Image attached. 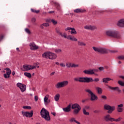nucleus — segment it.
<instances>
[{"label":"nucleus","mask_w":124,"mask_h":124,"mask_svg":"<svg viewBox=\"0 0 124 124\" xmlns=\"http://www.w3.org/2000/svg\"><path fill=\"white\" fill-rule=\"evenodd\" d=\"M74 12H75V13H84L86 12V10L78 8L74 10Z\"/></svg>","instance_id":"aec40b11"},{"label":"nucleus","mask_w":124,"mask_h":124,"mask_svg":"<svg viewBox=\"0 0 124 124\" xmlns=\"http://www.w3.org/2000/svg\"><path fill=\"white\" fill-rule=\"evenodd\" d=\"M55 63L57 65H60V63L59 62H56Z\"/></svg>","instance_id":"680f3d73"},{"label":"nucleus","mask_w":124,"mask_h":124,"mask_svg":"<svg viewBox=\"0 0 124 124\" xmlns=\"http://www.w3.org/2000/svg\"><path fill=\"white\" fill-rule=\"evenodd\" d=\"M71 105H69L67 107H66V108H63L62 110L64 112H66V113L68 112H70L71 110Z\"/></svg>","instance_id":"412c9836"},{"label":"nucleus","mask_w":124,"mask_h":124,"mask_svg":"<svg viewBox=\"0 0 124 124\" xmlns=\"http://www.w3.org/2000/svg\"><path fill=\"white\" fill-rule=\"evenodd\" d=\"M56 5H57V6H60V4L58 3H56Z\"/></svg>","instance_id":"69168bd1"},{"label":"nucleus","mask_w":124,"mask_h":124,"mask_svg":"<svg viewBox=\"0 0 124 124\" xmlns=\"http://www.w3.org/2000/svg\"><path fill=\"white\" fill-rule=\"evenodd\" d=\"M55 53H61L62 52V49H56L55 50Z\"/></svg>","instance_id":"c03bdc74"},{"label":"nucleus","mask_w":124,"mask_h":124,"mask_svg":"<svg viewBox=\"0 0 124 124\" xmlns=\"http://www.w3.org/2000/svg\"><path fill=\"white\" fill-rule=\"evenodd\" d=\"M35 21H36L35 18H33L32 19V22H35Z\"/></svg>","instance_id":"4d7b16f0"},{"label":"nucleus","mask_w":124,"mask_h":124,"mask_svg":"<svg viewBox=\"0 0 124 124\" xmlns=\"http://www.w3.org/2000/svg\"><path fill=\"white\" fill-rule=\"evenodd\" d=\"M42 56L44 59H49V60H56L58 57L57 54L50 51L45 52Z\"/></svg>","instance_id":"7ed1b4c3"},{"label":"nucleus","mask_w":124,"mask_h":124,"mask_svg":"<svg viewBox=\"0 0 124 124\" xmlns=\"http://www.w3.org/2000/svg\"><path fill=\"white\" fill-rule=\"evenodd\" d=\"M60 95L59 93L56 94L54 96V100H55V101H59V100L60 99Z\"/></svg>","instance_id":"bb28decb"},{"label":"nucleus","mask_w":124,"mask_h":124,"mask_svg":"<svg viewBox=\"0 0 124 124\" xmlns=\"http://www.w3.org/2000/svg\"><path fill=\"white\" fill-rule=\"evenodd\" d=\"M44 102L45 105H48L50 102H51V100L49 99V94H46L44 99Z\"/></svg>","instance_id":"f3484780"},{"label":"nucleus","mask_w":124,"mask_h":124,"mask_svg":"<svg viewBox=\"0 0 124 124\" xmlns=\"http://www.w3.org/2000/svg\"><path fill=\"white\" fill-rule=\"evenodd\" d=\"M12 75H13V76H14L15 75V71H13L12 72Z\"/></svg>","instance_id":"bf43d9fd"},{"label":"nucleus","mask_w":124,"mask_h":124,"mask_svg":"<svg viewBox=\"0 0 124 124\" xmlns=\"http://www.w3.org/2000/svg\"><path fill=\"white\" fill-rule=\"evenodd\" d=\"M69 84V82L67 80H64L61 82H58L55 85V87L56 89H61L62 88H64V87H66Z\"/></svg>","instance_id":"6e6552de"},{"label":"nucleus","mask_w":124,"mask_h":124,"mask_svg":"<svg viewBox=\"0 0 124 124\" xmlns=\"http://www.w3.org/2000/svg\"><path fill=\"white\" fill-rule=\"evenodd\" d=\"M93 49L94 50V51H95V52H96L97 53H100V54H107V53H108V50L107 49L104 47H96L93 46Z\"/></svg>","instance_id":"0eeeda50"},{"label":"nucleus","mask_w":124,"mask_h":124,"mask_svg":"<svg viewBox=\"0 0 124 124\" xmlns=\"http://www.w3.org/2000/svg\"><path fill=\"white\" fill-rule=\"evenodd\" d=\"M72 109H74L73 111L74 115H78L81 110V107L77 103L74 104L71 106Z\"/></svg>","instance_id":"423d86ee"},{"label":"nucleus","mask_w":124,"mask_h":124,"mask_svg":"<svg viewBox=\"0 0 124 124\" xmlns=\"http://www.w3.org/2000/svg\"><path fill=\"white\" fill-rule=\"evenodd\" d=\"M41 116L42 118L45 119L46 121H50V115L49 114V111L44 108L41 110Z\"/></svg>","instance_id":"39448f33"},{"label":"nucleus","mask_w":124,"mask_h":124,"mask_svg":"<svg viewBox=\"0 0 124 124\" xmlns=\"http://www.w3.org/2000/svg\"><path fill=\"white\" fill-rule=\"evenodd\" d=\"M82 111L84 115H85L86 116H89V115H90V113L89 112H87L86 111V109L83 108Z\"/></svg>","instance_id":"473e14b6"},{"label":"nucleus","mask_w":124,"mask_h":124,"mask_svg":"<svg viewBox=\"0 0 124 124\" xmlns=\"http://www.w3.org/2000/svg\"><path fill=\"white\" fill-rule=\"evenodd\" d=\"M121 120H122V118L121 117L118 118V119H115L113 118L112 122H121Z\"/></svg>","instance_id":"c9c22d12"},{"label":"nucleus","mask_w":124,"mask_h":124,"mask_svg":"<svg viewBox=\"0 0 124 124\" xmlns=\"http://www.w3.org/2000/svg\"><path fill=\"white\" fill-rule=\"evenodd\" d=\"M5 70H6V74H9V75L11 74V70H10L9 68H6Z\"/></svg>","instance_id":"c85d7f7f"},{"label":"nucleus","mask_w":124,"mask_h":124,"mask_svg":"<svg viewBox=\"0 0 124 124\" xmlns=\"http://www.w3.org/2000/svg\"><path fill=\"white\" fill-rule=\"evenodd\" d=\"M60 65L61 66V67H65V66H66V64L63 62L60 63Z\"/></svg>","instance_id":"ea45409f"},{"label":"nucleus","mask_w":124,"mask_h":124,"mask_svg":"<svg viewBox=\"0 0 124 124\" xmlns=\"http://www.w3.org/2000/svg\"><path fill=\"white\" fill-rule=\"evenodd\" d=\"M69 122H70V123L75 122V123H76V124H81V123L80 122L77 121L76 120V119H75V118H74V117L71 118L69 120Z\"/></svg>","instance_id":"5701e85b"},{"label":"nucleus","mask_w":124,"mask_h":124,"mask_svg":"<svg viewBox=\"0 0 124 124\" xmlns=\"http://www.w3.org/2000/svg\"><path fill=\"white\" fill-rule=\"evenodd\" d=\"M66 67L67 68H71L72 67V62H68L66 63Z\"/></svg>","instance_id":"cd10ccee"},{"label":"nucleus","mask_w":124,"mask_h":124,"mask_svg":"<svg viewBox=\"0 0 124 124\" xmlns=\"http://www.w3.org/2000/svg\"><path fill=\"white\" fill-rule=\"evenodd\" d=\"M108 87L109 90H111V91H113L114 92H118V93H121V89L119 88V87H113L109 85H108Z\"/></svg>","instance_id":"dca6fc26"},{"label":"nucleus","mask_w":124,"mask_h":124,"mask_svg":"<svg viewBox=\"0 0 124 124\" xmlns=\"http://www.w3.org/2000/svg\"><path fill=\"white\" fill-rule=\"evenodd\" d=\"M117 26L121 28H123L124 27V19L120 20L117 23Z\"/></svg>","instance_id":"4be33fe9"},{"label":"nucleus","mask_w":124,"mask_h":124,"mask_svg":"<svg viewBox=\"0 0 124 124\" xmlns=\"http://www.w3.org/2000/svg\"><path fill=\"white\" fill-rule=\"evenodd\" d=\"M86 100H86V99L82 100L81 102H82V103H84L86 102Z\"/></svg>","instance_id":"6e6d98bb"},{"label":"nucleus","mask_w":124,"mask_h":124,"mask_svg":"<svg viewBox=\"0 0 124 124\" xmlns=\"http://www.w3.org/2000/svg\"><path fill=\"white\" fill-rule=\"evenodd\" d=\"M120 78H122V79H124V76H120Z\"/></svg>","instance_id":"e2e57ef3"},{"label":"nucleus","mask_w":124,"mask_h":124,"mask_svg":"<svg viewBox=\"0 0 124 124\" xmlns=\"http://www.w3.org/2000/svg\"><path fill=\"white\" fill-rule=\"evenodd\" d=\"M104 109L105 110H108V114H112L113 111H115L116 107L111 106L108 104H105L104 106Z\"/></svg>","instance_id":"1a4fd4ad"},{"label":"nucleus","mask_w":124,"mask_h":124,"mask_svg":"<svg viewBox=\"0 0 124 124\" xmlns=\"http://www.w3.org/2000/svg\"><path fill=\"white\" fill-rule=\"evenodd\" d=\"M29 46L30 47V50H31L32 51H34L39 49L38 46H37L34 42L30 43Z\"/></svg>","instance_id":"2eb2a0df"},{"label":"nucleus","mask_w":124,"mask_h":124,"mask_svg":"<svg viewBox=\"0 0 124 124\" xmlns=\"http://www.w3.org/2000/svg\"><path fill=\"white\" fill-rule=\"evenodd\" d=\"M101 98L104 99V100H106L107 99V96H106V95H103L101 96Z\"/></svg>","instance_id":"49530a36"},{"label":"nucleus","mask_w":124,"mask_h":124,"mask_svg":"<svg viewBox=\"0 0 124 124\" xmlns=\"http://www.w3.org/2000/svg\"><path fill=\"white\" fill-rule=\"evenodd\" d=\"M44 26L43 25V24H42L41 26H40V28L41 29H44Z\"/></svg>","instance_id":"5fc2aeb1"},{"label":"nucleus","mask_w":124,"mask_h":124,"mask_svg":"<svg viewBox=\"0 0 124 124\" xmlns=\"http://www.w3.org/2000/svg\"><path fill=\"white\" fill-rule=\"evenodd\" d=\"M31 12H33V13H36L37 14L38 13H39V12L40 11L39 10H35L33 9H31Z\"/></svg>","instance_id":"72a5a7b5"},{"label":"nucleus","mask_w":124,"mask_h":124,"mask_svg":"<svg viewBox=\"0 0 124 124\" xmlns=\"http://www.w3.org/2000/svg\"><path fill=\"white\" fill-rule=\"evenodd\" d=\"M3 76L4 77V78H9L10 77V75H9L8 74H4L3 75Z\"/></svg>","instance_id":"58836bf2"},{"label":"nucleus","mask_w":124,"mask_h":124,"mask_svg":"<svg viewBox=\"0 0 124 124\" xmlns=\"http://www.w3.org/2000/svg\"><path fill=\"white\" fill-rule=\"evenodd\" d=\"M51 22L53 25H57L58 24V21L55 20L54 19H51Z\"/></svg>","instance_id":"79ce46f5"},{"label":"nucleus","mask_w":124,"mask_h":124,"mask_svg":"<svg viewBox=\"0 0 124 124\" xmlns=\"http://www.w3.org/2000/svg\"><path fill=\"white\" fill-rule=\"evenodd\" d=\"M74 81L79 82V83H90V82H93V79L92 78L80 77L75 78H74Z\"/></svg>","instance_id":"20e7f679"},{"label":"nucleus","mask_w":124,"mask_h":124,"mask_svg":"<svg viewBox=\"0 0 124 124\" xmlns=\"http://www.w3.org/2000/svg\"><path fill=\"white\" fill-rule=\"evenodd\" d=\"M56 73V72H52V73H51L50 74V76H53V75H55V74Z\"/></svg>","instance_id":"864d4df0"},{"label":"nucleus","mask_w":124,"mask_h":124,"mask_svg":"<svg viewBox=\"0 0 124 124\" xmlns=\"http://www.w3.org/2000/svg\"><path fill=\"white\" fill-rule=\"evenodd\" d=\"M96 70L95 69L85 70L83 71V73L87 75H93L95 73Z\"/></svg>","instance_id":"4468645a"},{"label":"nucleus","mask_w":124,"mask_h":124,"mask_svg":"<svg viewBox=\"0 0 124 124\" xmlns=\"http://www.w3.org/2000/svg\"><path fill=\"white\" fill-rule=\"evenodd\" d=\"M21 113L24 117L31 118V117L33 116V110H31L30 112L28 111H22Z\"/></svg>","instance_id":"ddd939ff"},{"label":"nucleus","mask_w":124,"mask_h":124,"mask_svg":"<svg viewBox=\"0 0 124 124\" xmlns=\"http://www.w3.org/2000/svg\"><path fill=\"white\" fill-rule=\"evenodd\" d=\"M22 108L23 109H29V110H31V106H23L22 107Z\"/></svg>","instance_id":"e433bc0d"},{"label":"nucleus","mask_w":124,"mask_h":124,"mask_svg":"<svg viewBox=\"0 0 124 124\" xmlns=\"http://www.w3.org/2000/svg\"><path fill=\"white\" fill-rule=\"evenodd\" d=\"M25 76H26V77H28V78H31V74L30 73L25 72L24 73Z\"/></svg>","instance_id":"7c9ffc66"},{"label":"nucleus","mask_w":124,"mask_h":124,"mask_svg":"<svg viewBox=\"0 0 124 124\" xmlns=\"http://www.w3.org/2000/svg\"><path fill=\"white\" fill-rule=\"evenodd\" d=\"M94 113H98V111L97 110H94Z\"/></svg>","instance_id":"0e129e2a"},{"label":"nucleus","mask_w":124,"mask_h":124,"mask_svg":"<svg viewBox=\"0 0 124 124\" xmlns=\"http://www.w3.org/2000/svg\"><path fill=\"white\" fill-rule=\"evenodd\" d=\"M52 114L53 116H56V112H52Z\"/></svg>","instance_id":"13d9d810"},{"label":"nucleus","mask_w":124,"mask_h":124,"mask_svg":"<svg viewBox=\"0 0 124 124\" xmlns=\"http://www.w3.org/2000/svg\"><path fill=\"white\" fill-rule=\"evenodd\" d=\"M111 80H113V79H111L110 78H103V83H108V82L111 81Z\"/></svg>","instance_id":"393cba45"},{"label":"nucleus","mask_w":124,"mask_h":124,"mask_svg":"<svg viewBox=\"0 0 124 124\" xmlns=\"http://www.w3.org/2000/svg\"><path fill=\"white\" fill-rule=\"evenodd\" d=\"M104 119L106 122H112L113 118L111 117L109 114L104 116Z\"/></svg>","instance_id":"6ab92c4d"},{"label":"nucleus","mask_w":124,"mask_h":124,"mask_svg":"<svg viewBox=\"0 0 124 124\" xmlns=\"http://www.w3.org/2000/svg\"><path fill=\"white\" fill-rule=\"evenodd\" d=\"M76 67H79V64H75L74 63H72V68H75Z\"/></svg>","instance_id":"f704fd0d"},{"label":"nucleus","mask_w":124,"mask_h":124,"mask_svg":"<svg viewBox=\"0 0 124 124\" xmlns=\"http://www.w3.org/2000/svg\"><path fill=\"white\" fill-rule=\"evenodd\" d=\"M72 28L71 27H67L65 29V31H70V30H72Z\"/></svg>","instance_id":"de8ad7c7"},{"label":"nucleus","mask_w":124,"mask_h":124,"mask_svg":"<svg viewBox=\"0 0 124 124\" xmlns=\"http://www.w3.org/2000/svg\"><path fill=\"white\" fill-rule=\"evenodd\" d=\"M96 90L98 94H102V89L99 87H95Z\"/></svg>","instance_id":"b1692460"},{"label":"nucleus","mask_w":124,"mask_h":124,"mask_svg":"<svg viewBox=\"0 0 124 124\" xmlns=\"http://www.w3.org/2000/svg\"><path fill=\"white\" fill-rule=\"evenodd\" d=\"M48 13H55L54 11H49L48 12Z\"/></svg>","instance_id":"052dcab7"},{"label":"nucleus","mask_w":124,"mask_h":124,"mask_svg":"<svg viewBox=\"0 0 124 124\" xmlns=\"http://www.w3.org/2000/svg\"><path fill=\"white\" fill-rule=\"evenodd\" d=\"M86 109H89L90 108V107H86Z\"/></svg>","instance_id":"338daca9"},{"label":"nucleus","mask_w":124,"mask_h":124,"mask_svg":"<svg viewBox=\"0 0 124 124\" xmlns=\"http://www.w3.org/2000/svg\"><path fill=\"white\" fill-rule=\"evenodd\" d=\"M35 68H36V66L35 65L25 64L23 65L21 70L22 71H29V70H31V69H35Z\"/></svg>","instance_id":"9d476101"},{"label":"nucleus","mask_w":124,"mask_h":124,"mask_svg":"<svg viewBox=\"0 0 124 124\" xmlns=\"http://www.w3.org/2000/svg\"><path fill=\"white\" fill-rule=\"evenodd\" d=\"M99 70L100 71H103V70H104V68L103 67H99Z\"/></svg>","instance_id":"3c124183"},{"label":"nucleus","mask_w":124,"mask_h":124,"mask_svg":"<svg viewBox=\"0 0 124 124\" xmlns=\"http://www.w3.org/2000/svg\"><path fill=\"white\" fill-rule=\"evenodd\" d=\"M119 60H124V56H121L118 57Z\"/></svg>","instance_id":"09e8293b"},{"label":"nucleus","mask_w":124,"mask_h":124,"mask_svg":"<svg viewBox=\"0 0 124 124\" xmlns=\"http://www.w3.org/2000/svg\"><path fill=\"white\" fill-rule=\"evenodd\" d=\"M78 46H85L87 45V44L85 42L80 41H78Z\"/></svg>","instance_id":"a878e982"},{"label":"nucleus","mask_w":124,"mask_h":124,"mask_svg":"<svg viewBox=\"0 0 124 124\" xmlns=\"http://www.w3.org/2000/svg\"><path fill=\"white\" fill-rule=\"evenodd\" d=\"M34 100H35V101H37V100H38V96H34Z\"/></svg>","instance_id":"603ef678"},{"label":"nucleus","mask_w":124,"mask_h":124,"mask_svg":"<svg viewBox=\"0 0 124 124\" xmlns=\"http://www.w3.org/2000/svg\"><path fill=\"white\" fill-rule=\"evenodd\" d=\"M124 104H121L117 106V110L119 113H122L124 111Z\"/></svg>","instance_id":"a211bd4d"},{"label":"nucleus","mask_w":124,"mask_h":124,"mask_svg":"<svg viewBox=\"0 0 124 124\" xmlns=\"http://www.w3.org/2000/svg\"><path fill=\"white\" fill-rule=\"evenodd\" d=\"M85 92L86 93H89V94H90L91 100L92 101H94V100H95L96 99H97V96H96V95H95L94 93H93L92 90H91L90 89H85Z\"/></svg>","instance_id":"9b49d317"},{"label":"nucleus","mask_w":124,"mask_h":124,"mask_svg":"<svg viewBox=\"0 0 124 124\" xmlns=\"http://www.w3.org/2000/svg\"><path fill=\"white\" fill-rule=\"evenodd\" d=\"M43 25L44 26V27H49V26H50V24L48 23H43Z\"/></svg>","instance_id":"a18cd8bd"},{"label":"nucleus","mask_w":124,"mask_h":124,"mask_svg":"<svg viewBox=\"0 0 124 124\" xmlns=\"http://www.w3.org/2000/svg\"><path fill=\"white\" fill-rule=\"evenodd\" d=\"M96 30V26L95 25H90V31H94Z\"/></svg>","instance_id":"2f4dec72"},{"label":"nucleus","mask_w":124,"mask_h":124,"mask_svg":"<svg viewBox=\"0 0 124 124\" xmlns=\"http://www.w3.org/2000/svg\"><path fill=\"white\" fill-rule=\"evenodd\" d=\"M56 32L57 33L61 36L62 37H63L64 38H66L67 39H69L70 40H71L72 41H77L78 40L77 38H75L74 36H72L71 35H69L67 36V34L66 33L64 32L62 34V32H61V30L59 28L56 29Z\"/></svg>","instance_id":"f257e3e1"},{"label":"nucleus","mask_w":124,"mask_h":124,"mask_svg":"<svg viewBox=\"0 0 124 124\" xmlns=\"http://www.w3.org/2000/svg\"><path fill=\"white\" fill-rule=\"evenodd\" d=\"M16 87L20 89L21 93L26 92V90H27V86H26V84L20 82H18L16 84Z\"/></svg>","instance_id":"f8f14e48"},{"label":"nucleus","mask_w":124,"mask_h":124,"mask_svg":"<svg viewBox=\"0 0 124 124\" xmlns=\"http://www.w3.org/2000/svg\"><path fill=\"white\" fill-rule=\"evenodd\" d=\"M16 49V50H17V51H19V48H18V47H17Z\"/></svg>","instance_id":"774afa93"},{"label":"nucleus","mask_w":124,"mask_h":124,"mask_svg":"<svg viewBox=\"0 0 124 124\" xmlns=\"http://www.w3.org/2000/svg\"><path fill=\"white\" fill-rule=\"evenodd\" d=\"M118 84H119V85H120V86H124V82L121 80H119L118 81Z\"/></svg>","instance_id":"37998d69"},{"label":"nucleus","mask_w":124,"mask_h":124,"mask_svg":"<svg viewBox=\"0 0 124 124\" xmlns=\"http://www.w3.org/2000/svg\"><path fill=\"white\" fill-rule=\"evenodd\" d=\"M70 33L71 34H77V31H76L74 28H72Z\"/></svg>","instance_id":"c756f323"},{"label":"nucleus","mask_w":124,"mask_h":124,"mask_svg":"<svg viewBox=\"0 0 124 124\" xmlns=\"http://www.w3.org/2000/svg\"><path fill=\"white\" fill-rule=\"evenodd\" d=\"M25 31L27 33H28V34H31V31H30L29 29L26 28Z\"/></svg>","instance_id":"a19ab883"},{"label":"nucleus","mask_w":124,"mask_h":124,"mask_svg":"<svg viewBox=\"0 0 124 124\" xmlns=\"http://www.w3.org/2000/svg\"><path fill=\"white\" fill-rule=\"evenodd\" d=\"M106 35L110 37H113V38H117V39H120L122 37L119 31L114 30H108L106 31Z\"/></svg>","instance_id":"f03ea898"},{"label":"nucleus","mask_w":124,"mask_h":124,"mask_svg":"<svg viewBox=\"0 0 124 124\" xmlns=\"http://www.w3.org/2000/svg\"><path fill=\"white\" fill-rule=\"evenodd\" d=\"M84 29L85 30H88L90 31V29H91V25H86L84 26Z\"/></svg>","instance_id":"4c0bfd02"},{"label":"nucleus","mask_w":124,"mask_h":124,"mask_svg":"<svg viewBox=\"0 0 124 124\" xmlns=\"http://www.w3.org/2000/svg\"><path fill=\"white\" fill-rule=\"evenodd\" d=\"M98 82L99 81V78H95L94 79H93V82Z\"/></svg>","instance_id":"8fccbe9b"}]
</instances>
